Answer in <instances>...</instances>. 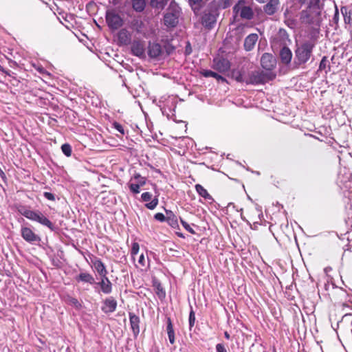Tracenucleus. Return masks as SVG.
I'll list each match as a JSON object with an SVG mask.
<instances>
[{
  "label": "nucleus",
  "instance_id": "26",
  "mask_svg": "<svg viewBox=\"0 0 352 352\" xmlns=\"http://www.w3.org/2000/svg\"><path fill=\"white\" fill-rule=\"evenodd\" d=\"M168 3V0H151V5L152 7L162 9L165 5Z\"/></svg>",
  "mask_w": 352,
  "mask_h": 352
},
{
  "label": "nucleus",
  "instance_id": "4",
  "mask_svg": "<svg viewBox=\"0 0 352 352\" xmlns=\"http://www.w3.org/2000/svg\"><path fill=\"white\" fill-rule=\"evenodd\" d=\"M314 45L311 43H305L296 50V56L300 63H306L310 58Z\"/></svg>",
  "mask_w": 352,
  "mask_h": 352
},
{
  "label": "nucleus",
  "instance_id": "33",
  "mask_svg": "<svg viewBox=\"0 0 352 352\" xmlns=\"http://www.w3.org/2000/svg\"><path fill=\"white\" fill-rule=\"evenodd\" d=\"M69 302L77 309H80L81 307V304L74 298H69Z\"/></svg>",
  "mask_w": 352,
  "mask_h": 352
},
{
  "label": "nucleus",
  "instance_id": "44",
  "mask_svg": "<svg viewBox=\"0 0 352 352\" xmlns=\"http://www.w3.org/2000/svg\"><path fill=\"white\" fill-rule=\"evenodd\" d=\"M230 6V0H225L221 7L223 8H226L227 7Z\"/></svg>",
  "mask_w": 352,
  "mask_h": 352
},
{
  "label": "nucleus",
  "instance_id": "36",
  "mask_svg": "<svg viewBox=\"0 0 352 352\" xmlns=\"http://www.w3.org/2000/svg\"><path fill=\"white\" fill-rule=\"evenodd\" d=\"M140 185L137 184H131L129 186L130 190L134 193H138L140 192Z\"/></svg>",
  "mask_w": 352,
  "mask_h": 352
},
{
  "label": "nucleus",
  "instance_id": "2",
  "mask_svg": "<svg viewBox=\"0 0 352 352\" xmlns=\"http://www.w3.org/2000/svg\"><path fill=\"white\" fill-rule=\"evenodd\" d=\"M180 8L174 1H172L164 15V24L168 27H175L179 21Z\"/></svg>",
  "mask_w": 352,
  "mask_h": 352
},
{
  "label": "nucleus",
  "instance_id": "35",
  "mask_svg": "<svg viewBox=\"0 0 352 352\" xmlns=\"http://www.w3.org/2000/svg\"><path fill=\"white\" fill-rule=\"evenodd\" d=\"M195 315L194 311L192 310H191V311L190 312V315H189V324H190V328L192 327H193V325L195 324Z\"/></svg>",
  "mask_w": 352,
  "mask_h": 352
},
{
  "label": "nucleus",
  "instance_id": "28",
  "mask_svg": "<svg viewBox=\"0 0 352 352\" xmlns=\"http://www.w3.org/2000/svg\"><path fill=\"white\" fill-rule=\"evenodd\" d=\"M38 212H39V211L30 210L29 212H24L23 216L30 220L35 221Z\"/></svg>",
  "mask_w": 352,
  "mask_h": 352
},
{
  "label": "nucleus",
  "instance_id": "51",
  "mask_svg": "<svg viewBox=\"0 0 352 352\" xmlns=\"http://www.w3.org/2000/svg\"><path fill=\"white\" fill-rule=\"evenodd\" d=\"M126 34V32H120V36H121L122 34Z\"/></svg>",
  "mask_w": 352,
  "mask_h": 352
},
{
  "label": "nucleus",
  "instance_id": "20",
  "mask_svg": "<svg viewBox=\"0 0 352 352\" xmlns=\"http://www.w3.org/2000/svg\"><path fill=\"white\" fill-rule=\"evenodd\" d=\"M135 266L141 270H146L149 266L148 258H145L144 255L142 254L139 256L138 263L135 264Z\"/></svg>",
  "mask_w": 352,
  "mask_h": 352
},
{
  "label": "nucleus",
  "instance_id": "43",
  "mask_svg": "<svg viewBox=\"0 0 352 352\" xmlns=\"http://www.w3.org/2000/svg\"><path fill=\"white\" fill-rule=\"evenodd\" d=\"M114 127L116 129H117L120 133H121L122 134H124V129L122 127V126L117 122H115L114 123Z\"/></svg>",
  "mask_w": 352,
  "mask_h": 352
},
{
  "label": "nucleus",
  "instance_id": "23",
  "mask_svg": "<svg viewBox=\"0 0 352 352\" xmlns=\"http://www.w3.org/2000/svg\"><path fill=\"white\" fill-rule=\"evenodd\" d=\"M146 6L145 0H133L132 6L137 12L142 11Z\"/></svg>",
  "mask_w": 352,
  "mask_h": 352
},
{
  "label": "nucleus",
  "instance_id": "45",
  "mask_svg": "<svg viewBox=\"0 0 352 352\" xmlns=\"http://www.w3.org/2000/svg\"><path fill=\"white\" fill-rule=\"evenodd\" d=\"M158 292L157 294L160 297H164L165 295V293L163 292L162 289H160V287L157 288Z\"/></svg>",
  "mask_w": 352,
  "mask_h": 352
},
{
  "label": "nucleus",
  "instance_id": "18",
  "mask_svg": "<svg viewBox=\"0 0 352 352\" xmlns=\"http://www.w3.org/2000/svg\"><path fill=\"white\" fill-rule=\"evenodd\" d=\"M278 3V0H270V1L265 6V12L270 15L273 14L276 11Z\"/></svg>",
  "mask_w": 352,
  "mask_h": 352
},
{
  "label": "nucleus",
  "instance_id": "19",
  "mask_svg": "<svg viewBox=\"0 0 352 352\" xmlns=\"http://www.w3.org/2000/svg\"><path fill=\"white\" fill-rule=\"evenodd\" d=\"M93 265L98 273L102 277L106 276L107 270L102 262L99 259H96L93 261Z\"/></svg>",
  "mask_w": 352,
  "mask_h": 352
},
{
  "label": "nucleus",
  "instance_id": "41",
  "mask_svg": "<svg viewBox=\"0 0 352 352\" xmlns=\"http://www.w3.org/2000/svg\"><path fill=\"white\" fill-rule=\"evenodd\" d=\"M328 62L327 58L324 56L322 58L320 63V69H324L326 67L327 63Z\"/></svg>",
  "mask_w": 352,
  "mask_h": 352
},
{
  "label": "nucleus",
  "instance_id": "1",
  "mask_svg": "<svg viewBox=\"0 0 352 352\" xmlns=\"http://www.w3.org/2000/svg\"><path fill=\"white\" fill-rule=\"evenodd\" d=\"M320 12L317 6L309 7L300 12V20L305 24L319 25Z\"/></svg>",
  "mask_w": 352,
  "mask_h": 352
},
{
  "label": "nucleus",
  "instance_id": "27",
  "mask_svg": "<svg viewBox=\"0 0 352 352\" xmlns=\"http://www.w3.org/2000/svg\"><path fill=\"white\" fill-rule=\"evenodd\" d=\"M203 75L205 77H213V78H215L218 80H221L222 81L225 80L224 78H223L222 76H221L220 75H219L218 74H217V73H215V72H214L212 71H209V70L204 71L203 72Z\"/></svg>",
  "mask_w": 352,
  "mask_h": 352
},
{
  "label": "nucleus",
  "instance_id": "12",
  "mask_svg": "<svg viewBox=\"0 0 352 352\" xmlns=\"http://www.w3.org/2000/svg\"><path fill=\"white\" fill-rule=\"evenodd\" d=\"M258 35L256 34H251L248 35L244 41V47L246 51L252 50L258 41Z\"/></svg>",
  "mask_w": 352,
  "mask_h": 352
},
{
  "label": "nucleus",
  "instance_id": "16",
  "mask_svg": "<svg viewBox=\"0 0 352 352\" xmlns=\"http://www.w3.org/2000/svg\"><path fill=\"white\" fill-rule=\"evenodd\" d=\"M35 221H37L41 224L47 226L52 230H54L53 223L47 217H45L41 212H39L38 214H37Z\"/></svg>",
  "mask_w": 352,
  "mask_h": 352
},
{
  "label": "nucleus",
  "instance_id": "48",
  "mask_svg": "<svg viewBox=\"0 0 352 352\" xmlns=\"http://www.w3.org/2000/svg\"><path fill=\"white\" fill-rule=\"evenodd\" d=\"M224 335H225V337H226V338H228H228H230V335L228 334V332H225Z\"/></svg>",
  "mask_w": 352,
  "mask_h": 352
},
{
  "label": "nucleus",
  "instance_id": "40",
  "mask_svg": "<svg viewBox=\"0 0 352 352\" xmlns=\"http://www.w3.org/2000/svg\"><path fill=\"white\" fill-rule=\"evenodd\" d=\"M43 195H44V197L49 200H51V201L55 200L54 195L51 192H45Z\"/></svg>",
  "mask_w": 352,
  "mask_h": 352
},
{
  "label": "nucleus",
  "instance_id": "46",
  "mask_svg": "<svg viewBox=\"0 0 352 352\" xmlns=\"http://www.w3.org/2000/svg\"><path fill=\"white\" fill-rule=\"evenodd\" d=\"M287 23L289 26L293 28L295 25V23L294 21H290L289 19H287Z\"/></svg>",
  "mask_w": 352,
  "mask_h": 352
},
{
  "label": "nucleus",
  "instance_id": "38",
  "mask_svg": "<svg viewBox=\"0 0 352 352\" xmlns=\"http://www.w3.org/2000/svg\"><path fill=\"white\" fill-rule=\"evenodd\" d=\"M182 226L187 230L189 232L192 234H195V231L192 230V228L184 221L181 220Z\"/></svg>",
  "mask_w": 352,
  "mask_h": 352
},
{
  "label": "nucleus",
  "instance_id": "3",
  "mask_svg": "<svg viewBox=\"0 0 352 352\" xmlns=\"http://www.w3.org/2000/svg\"><path fill=\"white\" fill-rule=\"evenodd\" d=\"M233 12L234 16H239L243 19H251L253 16V12L250 7L245 6L244 0H239L234 6Z\"/></svg>",
  "mask_w": 352,
  "mask_h": 352
},
{
  "label": "nucleus",
  "instance_id": "9",
  "mask_svg": "<svg viewBox=\"0 0 352 352\" xmlns=\"http://www.w3.org/2000/svg\"><path fill=\"white\" fill-rule=\"evenodd\" d=\"M230 62L223 58H216L213 60V67L220 72H224L230 69Z\"/></svg>",
  "mask_w": 352,
  "mask_h": 352
},
{
  "label": "nucleus",
  "instance_id": "49",
  "mask_svg": "<svg viewBox=\"0 0 352 352\" xmlns=\"http://www.w3.org/2000/svg\"><path fill=\"white\" fill-rule=\"evenodd\" d=\"M256 1L260 3H264L266 0H256Z\"/></svg>",
  "mask_w": 352,
  "mask_h": 352
},
{
  "label": "nucleus",
  "instance_id": "29",
  "mask_svg": "<svg viewBox=\"0 0 352 352\" xmlns=\"http://www.w3.org/2000/svg\"><path fill=\"white\" fill-rule=\"evenodd\" d=\"M63 153L67 157H69L72 154V148L69 144H64L61 146Z\"/></svg>",
  "mask_w": 352,
  "mask_h": 352
},
{
  "label": "nucleus",
  "instance_id": "8",
  "mask_svg": "<svg viewBox=\"0 0 352 352\" xmlns=\"http://www.w3.org/2000/svg\"><path fill=\"white\" fill-rule=\"evenodd\" d=\"M107 21L109 25L113 29H118L122 25V20L120 16L113 12L107 13Z\"/></svg>",
  "mask_w": 352,
  "mask_h": 352
},
{
  "label": "nucleus",
  "instance_id": "50",
  "mask_svg": "<svg viewBox=\"0 0 352 352\" xmlns=\"http://www.w3.org/2000/svg\"><path fill=\"white\" fill-rule=\"evenodd\" d=\"M300 3H304L305 0H298Z\"/></svg>",
  "mask_w": 352,
  "mask_h": 352
},
{
  "label": "nucleus",
  "instance_id": "42",
  "mask_svg": "<svg viewBox=\"0 0 352 352\" xmlns=\"http://www.w3.org/2000/svg\"><path fill=\"white\" fill-rule=\"evenodd\" d=\"M155 219L160 221H164L165 219V217L162 213H157L155 214Z\"/></svg>",
  "mask_w": 352,
  "mask_h": 352
},
{
  "label": "nucleus",
  "instance_id": "17",
  "mask_svg": "<svg viewBox=\"0 0 352 352\" xmlns=\"http://www.w3.org/2000/svg\"><path fill=\"white\" fill-rule=\"evenodd\" d=\"M130 322L131 326L132 328V330L135 335H137L140 332V327H139V323H140V319L139 317L135 316V314H130Z\"/></svg>",
  "mask_w": 352,
  "mask_h": 352
},
{
  "label": "nucleus",
  "instance_id": "52",
  "mask_svg": "<svg viewBox=\"0 0 352 352\" xmlns=\"http://www.w3.org/2000/svg\"><path fill=\"white\" fill-rule=\"evenodd\" d=\"M237 80L241 81V76L238 77L237 78Z\"/></svg>",
  "mask_w": 352,
  "mask_h": 352
},
{
  "label": "nucleus",
  "instance_id": "15",
  "mask_svg": "<svg viewBox=\"0 0 352 352\" xmlns=\"http://www.w3.org/2000/svg\"><path fill=\"white\" fill-rule=\"evenodd\" d=\"M280 57L282 63L287 65L291 62L292 53L288 47H283L280 51Z\"/></svg>",
  "mask_w": 352,
  "mask_h": 352
},
{
  "label": "nucleus",
  "instance_id": "10",
  "mask_svg": "<svg viewBox=\"0 0 352 352\" xmlns=\"http://www.w3.org/2000/svg\"><path fill=\"white\" fill-rule=\"evenodd\" d=\"M148 54L151 58H158L162 54V50L158 43H150L148 48Z\"/></svg>",
  "mask_w": 352,
  "mask_h": 352
},
{
  "label": "nucleus",
  "instance_id": "25",
  "mask_svg": "<svg viewBox=\"0 0 352 352\" xmlns=\"http://www.w3.org/2000/svg\"><path fill=\"white\" fill-rule=\"evenodd\" d=\"M195 189L198 194L205 199H211V196L209 195L208 191L200 184H197L195 186Z\"/></svg>",
  "mask_w": 352,
  "mask_h": 352
},
{
  "label": "nucleus",
  "instance_id": "21",
  "mask_svg": "<svg viewBox=\"0 0 352 352\" xmlns=\"http://www.w3.org/2000/svg\"><path fill=\"white\" fill-rule=\"evenodd\" d=\"M166 331L169 339V342L171 344L175 343V332L173 327V324L170 318L167 319V327Z\"/></svg>",
  "mask_w": 352,
  "mask_h": 352
},
{
  "label": "nucleus",
  "instance_id": "6",
  "mask_svg": "<svg viewBox=\"0 0 352 352\" xmlns=\"http://www.w3.org/2000/svg\"><path fill=\"white\" fill-rule=\"evenodd\" d=\"M268 80L269 78L267 74L260 71H254L250 74L246 82L250 84L258 85L265 83Z\"/></svg>",
  "mask_w": 352,
  "mask_h": 352
},
{
  "label": "nucleus",
  "instance_id": "30",
  "mask_svg": "<svg viewBox=\"0 0 352 352\" xmlns=\"http://www.w3.org/2000/svg\"><path fill=\"white\" fill-rule=\"evenodd\" d=\"M139 249H140L139 244L138 243H133V245H132V248H131V256L133 257V259L134 261L135 260V256L138 254Z\"/></svg>",
  "mask_w": 352,
  "mask_h": 352
},
{
  "label": "nucleus",
  "instance_id": "5",
  "mask_svg": "<svg viewBox=\"0 0 352 352\" xmlns=\"http://www.w3.org/2000/svg\"><path fill=\"white\" fill-rule=\"evenodd\" d=\"M217 10L216 8H209L205 10L202 16V24L208 28H211L217 20Z\"/></svg>",
  "mask_w": 352,
  "mask_h": 352
},
{
  "label": "nucleus",
  "instance_id": "32",
  "mask_svg": "<svg viewBox=\"0 0 352 352\" xmlns=\"http://www.w3.org/2000/svg\"><path fill=\"white\" fill-rule=\"evenodd\" d=\"M158 204V199L157 198L153 199L151 202L146 204V206L151 210L154 209Z\"/></svg>",
  "mask_w": 352,
  "mask_h": 352
},
{
  "label": "nucleus",
  "instance_id": "7",
  "mask_svg": "<svg viewBox=\"0 0 352 352\" xmlns=\"http://www.w3.org/2000/svg\"><path fill=\"white\" fill-rule=\"evenodd\" d=\"M261 64L263 69L272 70L276 67V60L272 54L265 53L261 56Z\"/></svg>",
  "mask_w": 352,
  "mask_h": 352
},
{
  "label": "nucleus",
  "instance_id": "39",
  "mask_svg": "<svg viewBox=\"0 0 352 352\" xmlns=\"http://www.w3.org/2000/svg\"><path fill=\"white\" fill-rule=\"evenodd\" d=\"M216 349L217 352H227V349L222 344H217L216 346Z\"/></svg>",
  "mask_w": 352,
  "mask_h": 352
},
{
  "label": "nucleus",
  "instance_id": "14",
  "mask_svg": "<svg viewBox=\"0 0 352 352\" xmlns=\"http://www.w3.org/2000/svg\"><path fill=\"white\" fill-rule=\"evenodd\" d=\"M131 51L137 56L144 55V44L140 41H134L131 45Z\"/></svg>",
  "mask_w": 352,
  "mask_h": 352
},
{
  "label": "nucleus",
  "instance_id": "13",
  "mask_svg": "<svg viewBox=\"0 0 352 352\" xmlns=\"http://www.w3.org/2000/svg\"><path fill=\"white\" fill-rule=\"evenodd\" d=\"M21 235L23 238L28 242L36 241L38 239V236L29 228H23L21 229Z\"/></svg>",
  "mask_w": 352,
  "mask_h": 352
},
{
  "label": "nucleus",
  "instance_id": "11",
  "mask_svg": "<svg viewBox=\"0 0 352 352\" xmlns=\"http://www.w3.org/2000/svg\"><path fill=\"white\" fill-rule=\"evenodd\" d=\"M117 307L116 300L112 297L107 298L104 302V305L102 308V311L105 313L113 312Z\"/></svg>",
  "mask_w": 352,
  "mask_h": 352
},
{
  "label": "nucleus",
  "instance_id": "22",
  "mask_svg": "<svg viewBox=\"0 0 352 352\" xmlns=\"http://www.w3.org/2000/svg\"><path fill=\"white\" fill-rule=\"evenodd\" d=\"M100 285L104 294H109L111 292V283L107 276L102 277Z\"/></svg>",
  "mask_w": 352,
  "mask_h": 352
},
{
  "label": "nucleus",
  "instance_id": "24",
  "mask_svg": "<svg viewBox=\"0 0 352 352\" xmlns=\"http://www.w3.org/2000/svg\"><path fill=\"white\" fill-rule=\"evenodd\" d=\"M78 280H81L82 282L89 283L90 284H93L94 283V277L88 274V273H81L77 278Z\"/></svg>",
  "mask_w": 352,
  "mask_h": 352
},
{
  "label": "nucleus",
  "instance_id": "37",
  "mask_svg": "<svg viewBox=\"0 0 352 352\" xmlns=\"http://www.w3.org/2000/svg\"><path fill=\"white\" fill-rule=\"evenodd\" d=\"M152 195L150 192H144L142 195V199L144 201H148L151 199Z\"/></svg>",
  "mask_w": 352,
  "mask_h": 352
},
{
  "label": "nucleus",
  "instance_id": "47",
  "mask_svg": "<svg viewBox=\"0 0 352 352\" xmlns=\"http://www.w3.org/2000/svg\"><path fill=\"white\" fill-rule=\"evenodd\" d=\"M19 212H20L22 215H23L24 212H29V211H30V210L25 209V208H22L19 209Z\"/></svg>",
  "mask_w": 352,
  "mask_h": 352
},
{
  "label": "nucleus",
  "instance_id": "34",
  "mask_svg": "<svg viewBox=\"0 0 352 352\" xmlns=\"http://www.w3.org/2000/svg\"><path fill=\"white\" fill-rule=\"evenodd\" d=\"M134 179L137 180V184H139L140 186L144 185L146 183L145 179L138 174L135 175Z\"/></svg>",
  "mask_w": 352,
  "mask_h": 352
},
{
  "label": "nucleus",
  "instance_id": "31",
  "mask_svg": "<svg viewBox=\"0 0 352 352\" xmlns=\"http://www.w3.org/2000/svg\"><path fill=\"white\" fill-rule=\"evenodd\" d=\"M341 12L344 16L345 23H349L351 22V16L347 15V8L346 7H342Z\"/></svg>",
  "mask_w": 352,
  "mask_h": 352
}]
</instances>
